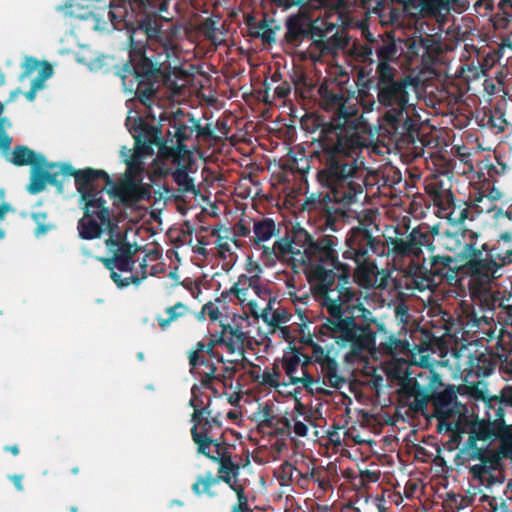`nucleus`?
<instances>
[{
    "instance_id": "obj_1",
    "label": "nucleus",
    "mask_w": 512,
    "mask_h": 512,
    "mask_svg": "<svg viewBox=\"0 0 512 512\" xmlns=\"http://www.w3.org/2000/svg\"><path fill=\"white\" fill-rule=\"evenodd\" d=\"M319 105L331 113L329 122L322 125L317 149L313 155L321 164L317 180L325 193H312L303 209L319 217V229L336 232L343 224L346 208L364 192V177L358 155L365 146L360 135L362 114L359 101L346 87V82L331 79L319 89Z\"/></svg>"
},
{
    "instance_id": "obj_2",
    "label": "nucleus",
    "mask_w": 512,
    "mask_h": 512,
    "mask_svg": "<svg viewBox=\"0 0 512 512\" xmlns=\"http://www.w3.org/2000/svg\"><path fill=\"white\" fill-rule=\"evenodd\" d=\"M128 165V160H123ZM60 174L72 175L80 196L83 216L77 224L82 239L93 240L107 233L106 248L111 255L101 258L111 278L119 288L127 286L128 272V166L121 175L109 176L104 170L86 168L75 170L66 163H44L32 167L31 181L27 189L31 194L42 191L47 184L58 182Z\"/></svg>"
},
{
    "instance_id": "obj_3",
    "label": "nucleus",
    "mask_w": 512,
    "mask_h": 512,
    "mask_svg": "<svg viewBox=\"0 0 512 512\" xmlns=\"http://www.w3.org/2000/svg\"><path fill=\"white\" fill-rule=\"evenodd\" d=\"M338 245L337 236L320 234L309 246L305 259L310 290L322 300L331 318L340 316L345 307L362 297L361 291L351 287L352 266L340 261Z\"/></svg>"
},
{
    "instance_id": "obj_4",
    "label": "nucleus",
    "mask_w": 512,
    "mask_h": 512,
    "mask_svg": "<svg viewBox=\"0 0 512 512\" xmlns=\"http://www.w3.org/2000/svg\"><path fill=\"white\" fill-rule=\"evenodd\" d=\"M361 299L345 307L340 316L328 319L320 332L330 335L339 347L349 349L353 356L375 351L377 334L381 336L378 348L382 354L407 355L411 351L409 341L396 337Z\"/></svg>"
},
{
    "instance_id": "obj_5",
    "label": "nucleus",
    "mask_w": 512,
    "mask_h": 512,
    "mask_svg": "<svg viewBox=\"0 0 512 512\" xmlns=\"http://www.w3.org/2000/svg\"><path fill=\"white\" fill-rule=\"evenodd\" d=\"M130 11L135 13L134 22L130 21V74L137 81L135 97L147 105L157 92L161 70L146 55V49L149 40L161 37V16L157 12V0H130Z\"/></svg>"
},
{
    "instance_id": "obj_6",
    "label": "nucleus",
    "mask_w": 512,
    "mask_h": 512,
    "mask_svg": "<svg viewBox=\"0 0 512 512\" xmlns=\"http://www.w3.org/2000/svg\"><path fill=\"white\" fill-rule=\"evenodd\" d=\"M368 82H375L377 100L371 99L366 92L360 90V103L364 112H372L376 106L377 110L383 107L387 109L384 115L395 121L396 115L406 111L409 106L408 89L414 86V80L410 76L397 77L396 68L382 65Z\"/></svg>"
},
{
    "instance_id": "obj_7",
    "label": "nucleus",
    "mask_w": 512,
    "mask_h": 512,
    "mask_svg": "<svg viewBox=\"0 0 512 512\" xmlns=\"http://www.w3.org/2000/svg\"><path fill=\"white\" fill-rule=\"evenodd\" d=\"M346 249L342 253L344 260H351L352 266L351 287L357 283L362 287L373 284L377 266L373 260L374 255L381 256L385 252L382 240L372 235L370 229L360 223L349 230L345 238Z\"/></svg>"
},
{
    "instance_id": "obj_8",
    "label": "nucleus",
    "mask_w": 512,
    "mask_h": 512,
    "mask_svg": "<svg viewBox=\"0 0 512 512\" xmlns=\"http://www.w3.org/2000/svg\"><path fill=\"white\" fill-rule=\"evenodd\" d=\"M470 241L465 243L461 256L466 260L462 269L470 277L468 285H491L500 274L498 272L507 264L512 263V245L502 250L500 243L490 246L487 243L478 244V235L470 234Z\"/></svg>"
},
{
    "instance_id": "obj_9",
    "label": "nucleus",
    "mask_w": 512,
    "mask_h": 512,
    "mask_svg": "<svg viewBox=\"0 0 512 512\" xmlns=\"http://www.w3.org/2000/svg\"><path fill=\"white\" fill-rule=\"evenodd\" d=\"M443 386L440 374L433 369H424L414 377L407 375L399 382L398 403L414 414L424 413L431 395Z\"/></svg>"
},
{
    "instance_id": "obj_10",
    "label": "nucleus",
    "mask_w": 512,
    "mask_h": 512,
    "mask_svg": "<svg viewBox=\"0 0 512 512\" xmlns=\"http://www.w3.org/2000/svg\"><path fill=\"white\" fill-rule=\"evenodd\" d=\"M130 134L134 139V147L130 153L135 152L137 145L147 150V154L143 156V161L147 157H153L155 148L158 150L157 157L153 159L154 162L158 160H177L182 152H186V146L180 145L173 138L169 140L162 138V131L158 126H155L141 117L135 118L131 127Z\"/></svg>"
},
{
    "instance_id": "obj_11",
    "label": "nucleus",
    "mask_w": 512,
    "mask_h": 512,
    "mask_svg": "<svg viewBox=\"0 0 512 512\" xmlns=\"http://www.w3.org/2000/svg\"><path fill=\"white\" fill-rule=\"evenodd\" d=\"M395 237L385 239L388 255H393L394 259H420L423 250L433 252L435 249V235L438 234L436 226L430 227L427 224H420L414 227L409 233L395 230Z\"/></svg>"
},
{
    "instance_id": "obj_12",
    "label": "nucleus",
    "mask_w": 512,
    "mask_h": 512,
    "mask_svg": "<svg viewBox=\"0 0 512 512\" xmlns=\"http://www.w3.org/2000/svg\"><path fill=\"white\" fill-rule=\"evenodd\" d=\"M471 303H462L463 325L469 328H479L481 325H490L494 320L498 291L491 285H468Z\"/></svg>"
},
{
    "instance_id": "obj_13",
    "label": "nucleus",
    "mask_w": 512,
    "mask_h": 512,
    "mask_svg": "<svg viewBox=\"0 0 512 512\" xmlns=\"http://www.w3.org/2000/svg\"><path fill=\"white\" fill-rule=\"evenodd\" d=\"M477 441L474 440L473 444H470V436L464 443L461 449L462 454L466 456L468 460H479V464H475L469 467V473L472 475L474 480H477L480 485L486 488L492 487L496 483H502V480L493 474L494 471H500L502 468V459H506L500 454V449L490 450L487 448H479Z\"/></svg>"
},
{
    "instance_id": "obj_14",
    "label": "nucleus",
    "mask_w": 512,
    "mask_h": 512,
    "mask_svg": "<svg viewBox=\"0 0 512 512\" xmlns=\"http://www.w3.org/2000/svg\"><path fill=\"white\" fill-rule=\"evenodd\" d=\"M460 270L458 261L449 255H431L429 260L409 268V274L418 289L424 290L437 285L443 279H454Z\"/></svg>"
},
{
    "instance_id": "obj_15",
    "label": "nucleus",
    "mask_w": 512,
    "mask_h": 512,
    "mask_svg": "<svg viewBox=\"0 0 512 512\" xmlns=\"http://www.w3.org/2000/svg\"><path fill=\"white\" fill-rule=\"evenodd\" d=\"M467 433L470 434V444L474 440L489 443L497 441L500 454L512 460V424H506L504 417L501 420L486 416L481 420L477 419L469 423Z\"/></svg>"
},
{
    "instance_id": "obj_16",
    "label": "nucleus",
    "mask_w": 512,
    "mask_h": 512,
    "mask_svg": "<svg viewBox=\"0 0 512 512\" xmlns=\"http://www.w3.org/2000/svg\"><path fill=\"white\" fill-rule=\"evenodd\" d=\"M315 30L312 46L319 51L320 55L335 54L349 45L350 38L343 28H339V23H325V29L318 27Z\"/></svg>"
},
{
    "instance_id": "obj_17",
    "label": "nucleus",
    "mask_w": 512,
    "mask_h": 512,
    "mask_svg": "<svg viewBox=\"0 0 512 512\" xmlns=\"http://www.w3.org/2000/svg\"><path fill=\"white\" fill-rule=\"evenodd\" d=\"M204 352V342H197L188 352L190 373L199 379L201 385L207 389H213L215 372L217 367Z\"/></svg>"
},
{
    "instance_id": "obj_18",
    "label": "nucleus",
    "mask_w": 512,
    "mask_h": 512,
    "mask_svg": "<svg viewBox=\"0 0 512 512\" xmlns=\"http://www.w3.org/2000/svg\"><path fill=\"white\" fill-rule=\"evenodd\" d=\"M472 209L475 213H492V218L495 220L497 226L503 231L499 235L498 243H512V204L508 205L506 209L498 207L493 203H478L474 202V195L470 196Z\"/></svg>"
},
{
    "instance_id": "obj_19",
    "label": "nucleus",
    "mask_w": 512,
    "mask_h": 512,
    "mask_svg": "<svg viewBox=\"0 0 512 512\" xmlns=\"http://www.w3.org/2000/svg\"><path fill=\"white\" fill-rule=\"evenodd\" d=\"M147 154V150L137 145L135 152L130 153V208L140 200H149L151 198L150 185L139 183L137 176L145 172V161L143 156Z\"/></svg>"
},
{
    "instance_id": "obj_20",
    "label": "nucleus",
    "mask_w": 512,
    "mask_h": 512,
    "mask_svg": "<svg viewBox=\"0 0 512 512\" xmlns=\"http://www.w3.org/2000/svg\"><path fill=\"white\" fill-rule=\"evenodd\" d=\"M237 477L233 474H217V476H213L211 472H207L205 475L197 476L191 489L197 497L206 494L210 498H215L217 493L213 491V487L223 481L238 496V491L240 490L245 493V487L239 483Z\"/></svg>"
},
{
    "instance_id": "obj_21",
    "label": "nucleus",
    "mask_w": 512,
    "mask_h": 512,
    "mask_svg": "<svg viewBox=\"0 0 512 512\" xmlns=\"http://www.w3.org/2000/svg\"><path fill=\"white\" fill-rule=\"evenodd\" d=\"M383 120L397 143L404 145L415 143L418 129L406 111L396 115L395 121L389 120L387 115H383Z\"/></svg>"
},
{
    "instance_id": "obj_22",
    "label": "nucleus",
    "mask_w": 512,
    "mask_h": 512,
    "mask_svg": "<svg viewBox=\"0 0 512 512\" xmlns=\"http://www.w3.org/2000/svg\"><path fill=\"white\" fill-rule=\"evenodd\" d=\"M286 32L284 43L286 46L295 49L309 36L313 39V32L318 29L311 22L298 15L290 16L285 23Z\"/></svg>"
},
{
    "instance_id": "obj_23",
    "label": "nucleus",
    "mask_w": 512,
    "mask_h": 512,
    "mask_svg": "<svg viewBox=\"0 0 512 512\" xmlns=\"http://www.w3.org/2000/svg\"><path fill=\"white\" fill-rule=\"evenodd\" d=\"M194 424L191 428V436L193 442L197 446V453L203 456H209L211 446L215 447V443H226L223 434L214 438L212 436V429L209 418L192 421Z\"/></svg>"
},
{
    "instance_id": "obj_24",
    "label": "nucleus",
    "mask_w": 512,
    "mask_h": 512,
    "mask_svg": "<svg viewBox=\"0 0 512 512\" xmlns=\"http://www.w3.org/2000/svg\"><path fill=\"white\" fill-rule=\"evenodd\" d=\"M242 321L249 322V316H234L232 324L220 323L221 332L226 336V348L229 353L244 352L245 343L248 341V332L243 330Z\"/></svg>"
},
{
    "instance_id": "obj_25",
    "label": "nucleus",
    "mask_w": 512,
    "mask_h": 512,
    "mask_svg": "<svg viewBox=\"0 0 512 512\" xmlns=\"http://www.w3.org/2000/svg\"><path fill=\"white\" fill-rule=\"evenodd\" d=\"M290 349L291 351L286 352L283 356L282 367L291 384H302L304 388L309 389L315 382L314 377L307 370H304L301 376L297 373L301 363V349L297 347H290Z\"/></svg>"
},
{
    "instance_id": "obj_26",
    "label": "nucleus",
    "mask_w": 512,
    "mask_h": 512,
    "mask_svg": "<svg viewBox=\"0 0 512 512\" xmlns=\"http://www.w3.org/2000/svg\"><path fill=\"white\" fill-rule=\"evenodd\" d=\"M151 252L147 245L139 244L136 240L130 242V283L139 284L147 277L146 259Z\"/></svg>"
},
{
    "instance_id": "obj_27",
    "label": "nucleus",
    "mask_w": 512,
    "mask_h": 512,
    "mask_svg": "<svg viewBox=\"0 0 512 512\" xmlns=\"http://www.w3.org/2000/svg\"><path fill=\"white\" fill-rule=\"evenodd\" d=\"M205 457L219 464L218 474H233L234 476H238L240 473V464L232 459L227 442L222 444L215 443L214 451H210L209 456Z\"/></svg>"
},
{
    "instance_id": "obj_28",
    "label": "nucleus",
    "mask_w": 512,
    "mask_h": 512,
    "mask_svg": "<svg viewBox=\"0 0 512 512\" xmlns=\"http://www.w3.org/2000/svg\"><path fill=\"white\" fill-rule=\"evenodd\" d=\"M485 416L501 420L507 408H512V387H504L499 395L484 400Z\"/></svg>"
},
{
    "instance_id": "obj_29",
    "label": "nucleus",
    "mask_w": 512,
    "mask_h": 512,
    "mask_svg": "<svg viewBox=\"0 0 512 512\" xmlns=\"http://www.w3.org/2000/svg\"><path fill=\"white\" fill-rule=\"evenodd\" d=\"M434 412L433 416H441V415H460L457 396L451 390H436L435 393L431 395V400Z\"/></svg>"
},
{
    "instance_id": "obj_30",
    "label": "nucleus",
    "mask_w": 512,
    "mask_h": 512,
    "mask_svg": "<svg viewBox=\"0 0 512 512\" xmlns=\"http://www.w3.org/2000/svg\"><path fill=\"white\" fill-rule=\"evenodd\" d=\"M471 209V203L463 200L457 201L454 195L448 205L439 208L440 212L445 214V217L453 224H462L466 219H473L474 215Z\"/></svg>"
},
{
    "instance_id": "obj_31",
    "label": "nucleus",
    "mask_w": 512,
    "mask_h": 512,
    "mask_svg": "<svg viewBox=\"0 0 512 512\" xmlns=\"http://www.w3.org/2000/svg\"><path fill=\"white\" fill-rule=\"evenodd\" d=\"M291 241H293V256H299L302 264H305V259L309 252V246L312 245L314 237L300 225L293 226L288 233Z\"/></svg>"
},
{
    "instance_id": "obj_32",
    "label": "nucleus",
    "mask_w": 512,
    "mask_h": 512,
    "mask_svg": "<svg viewBox=\"0 0 512 512\" xmlns=\"http://www.w3.org/2000/svg\"><path fill=\"white\" fill-rule=\"evenodd\" d=\"M497 361L490 353L471 354L468 360V373L477 377H487L495 369Z\"/></svg>"
},
{
    "instance_id": "obj_33",
    "label": "nucleus",
    "mask_w": 512,
    "mask_h": 512,
    "mask_svg": "<svg viewBox=\"0 0 512 512\" xmlns=\"http://www.w3.org/2000/svg\"><path fill=\"white\" fill-rule=\"evenodd\" d=\"M438 420L437 431L439 433L445 432L450 433V441L459 443L462 438V434L466 432L464 425L460 421V415H441L435 416Z\"/></svg>"
},
{
    "instance_id": "obj_34",
    "label": "nucleus",
    "mask_w": 512,
    "mask_h": 512,
    "mask_svg": "<svg viewBox=\"0 0 512 512\" xmlns=\"http://www.w3.org/2000/svg\"><path fill=\"white\" fill-rule=\"evenodd\" d=\"M250 289H252L255 294L260 296V277L257 275L247 276L242 274L239 276L238 281L232 286L230 292L233 293L239 301L244 302L247 300L248 291Z\"/></svg>"
},
{
    "instance_id": "obj_35",
    "label": "nucleus",
    "mask_w": 512,
    "mask_h": 512,
    "mask_svg": "<svg viewBox=\"0 0 512 512\" xmlns=\"http://www.w3.org/2000/svg\"><path fill=\"white\" fill-rule=\"evenodd\" d=\"M45 157L42 154L36 153L26 146H17L8 155V161L17 165H31L32 167L37 164H43Z\"/></svg>"
},
{
    "instance_id": "obj_36",
    "label": "nucleus",
    "mask_w": 512,
    "mask_h": 512,
    "mask_svg": "<svg viewBox=\"0 0 512 512\" xmlns=\"http://www.w3.org/2000/svg\"><path fill=\"white\" fill-rule=\"evenodd\" d=\"M114 62L115 59L113 57L103 56L88 63V67L92 71H98L103 69L104 67H107V70H111L117 77L120 78L122 86L124 90H126V76L128 71V63L124 61L121 65H116Z\"/></svg>"
},
{
    "instance_id": "obj_37",
    "label": "nucleus",
    "mask_w": 512,
    "mask_h": 512,
    "mask_svg": "<svg viewBox=\"0 0 512 512\" xmlns=\"http://www.w3.org/2000/svg\"><path fill=\"white\" fill-rule=\"evenodd\" d=\"M425 192L429 195L433 204L438 208L443 205H448L453 199V193L448 189H444L442 182L438 179H433L426 183Z\"/></svg>"
},
{
    "instance_id": "obj_38",
    "label": "nucleus",
    "mask_w": 512,
    "mask_h": 512,
    "mask_svg": "<svg viewBox=\"0 0 512 512\" xmlns=\"http://www.w3.org/2000/svg\"><path fill=\"white\" fill-rule=\"evenodd\" d=\"M113 29L124 30L128 27V9L126 0H115L107 13Z\"/></svg>"
},
{
    "instance_id": "obj_39",
    "label": "nucleus",
    "mask_w": 512,
    "mask_h": 512,
    "mask_svg": "<svg viewBox=\"0 0 512 512\" xmlns=\"http://www.w3.org/2000/svg\"><path fill=\"white\" fill-rule=\"evenodd\" d=\"M166 317L157 315L156 321L162 331H165L173 322L189 314V308L182 302L169 306L165 309Z\"/></svg>"
},
{
    "instance_id": "obj_40",
    "label": "nucleus",
    "mask_w": 512,
    "mask_h": 512,
    "mask_svg": "<svg viewBox=\"0 0 512 512\" xmlns=\"http://www.w3.org/2000/svg\"><path fill=\"white\" fill-rule=\"evenodd\" d=\"M320 368L324 384L339 389L345 383L344 378L338 374V363L335 359L326 360Z\"/></svg>"
},
{
    "instance_id": "obj_41",
    "label": "nucleus",
    "mask_w": 512,
    "mask_h": 512,
    "mask_svg": "<svg viewBox=\"0 0 512 512\" xmlns=\"http://www.w3.org/2000/svg\"><path fill=\"white\" fill-rule=\"evenodd\" d=\"M23 66L25 69V72L22 76L23 78L31 76L34 73H37L38 76L35 80L45 82L53 74V69L51 65H49L46 62H39L32 58L26 59Z\"/></svg>"
},
{
    "instance_id": "obj_42",
    "label": "nucleus",
    "mask_w": 512,
    "mask_h": 512,
    "mask_svg": "<svg viewBox=\"0 0 512 512\" xmlns=\"http://www.w3.org/2000/svg\"><path fill=\"white\" fill-rule=\"evenodd\" d=\"M309 4L315 9H325L327 12H335L338 21H342L343 16L349 10V0H308Z\"/></svg>"
},
{
    "instance_id": "obj_43",
    "label": "nucleus",
    "mask_w": 512,
    "mask_h": 512,
    "mask_svg": "<svg viewBox=\"0 0 512 512\" xmlns=\"http://www.w3.org/2000/svg\"><path fill=\"white\" fill-rule=\"evenodd\" d=\"M498 320L504 325L512 326V293L506 290L498 291V301L496 302Z\"/></svg>"
},
{
    "instance_id": "obj_44",
    "label": "nucleus",
    "mask_w": 512,
    "mask_h": 512,
    "mask_svg": "<svg viewBox=\"0 0 512 512\" xmlns=\"http://www.w3.org/2000/svg\"><path fill=\"white\" fill-rule=\"evenodd\" d=\"M449 4V0H415L413 4H406L407 8L413 7L424 15L437 16Z\"/></svg>"
},
{
    "instance_id": "obj_45",
    "label": "nucleus",
    "mask_w": 512,
    "mask_h": 512,
    "mask_svg": "<svg viewBox=\"0 0 512 512\" xmlns=\"http://www.w3.org/2000/svg\"><path fill=\"white\" fill-rule=\"evenodd\" d=\"M294 472H297L298 476L303 479L313 478L314 472L310 474H303L298 471L289 461H284L279 468L275 471V476L280 486H289L293 482Z\"/></svg>"
},
{
    "instance_id": "obj_46",
    "label": "nucleus",
    "mask_w": 512,
    "mask_h": 512,
    "mask_svg": "<svg viewBox=\"0 0 512 512\" xmlns=\"http://www.w3.org/2000/svg\"><path fill=\"white\" fill-rule=\"evenodd\" d=\"M276 225L273 219L263 218L262 220L254 222L253 241L255 244L267 241L275 234Z\"/></svg>"
},
{
    "instance_id": "obj_47",
    "label": "nucleus",
    "mask_w": 512,
    "mask_h": 512,
    "mask_svg": "<svg viewBox=\"0 0 512 512\" xmlns=\"http://www.w3.org/2000/svg\"><path fill=\"white\" fill-rule=\"evenodd\" d=\"M508 122L506 121L504 114L499 110L488 112H484L482 118L480 119V126L486 127L493 130L495 133L504 132Z\"/></svg>"
},
{
    "instance_id": "obj_48",
    "label": "nucleus",
    "mask_w": 512,
    "mask_h": 512,
    "mask_svg": "<svg viewBox=\"0 0 512 512\" xmlns=\"http://www.w3.org/2000/svg\"><path fill=\"white\" fill-rule=\"evenodd\" d=\"M197 127L198 120H196L194 117H189L188 123H184L181 120H175V133L172 138H175V141L180 145H184V142L189 140L193 136L194 132H196Z\"/></svg>"
},
{
    "instance_id": "obj_49",
    "label": "nucleus",
    "mask_w": 512,
    "mask_h": 512,
    "mask_svg": "<svg viewBox=\"0 0 512 512\" xmlns=\"http://www.w3.org/2000/svg\"><path fill=\"white\" fill-rule=\"evenodd\" d=\"M264 253L267 255H275L277 258H286L288 255L293 256L294 248L289 234L274 242L271 248L264 246Z\"/></svg>"
},
{
    "instance_id": "obj_50",
    "label": "nucleus",
    "mask_w": 512,
    "mask_h": 512,
    "mask_svg": "<svg viewBox=\"0 0 512 512\" xmlns=\"http://www.w3.org/2000/svg\"><path fill=\"white\" fill-rule=\"evenodd\" d=\"M397 47L393 42H384L382 44L377 45L376 47V55L378 58V64L376 67V71H379L382 65L391 66L389 62L396 58Z\"/></svg>"
},
{
    "instance_id": "obj_51",
    "label": "nucleus",
    "mask_w": 512,
    "mask_h": 512,
    "mask_svg": "<svg viewBox=\"0 0 512 512\" xmlns=\"http://www.w3.org/2000/svg\"><path fill=\"white\" fill-rule=\"evenodd\" d=\"M248 25L251 29V35L255 38H260L263 43L272 44L275 42V31L269 26L267 21L261 20L254 27L251 26L250 20Z\"/></svg>"
},
{
    "instance_id": "obj_52",
    "label": "nucleus",
    "mask_w": 512,
    "mask_h": 512,
    "mask_svg": "<svg viewBox=\"0 0 512 512\" xmlns=\"http://www.w3.org/2000/svg\"><path fill=\"white\" fill-rule=\"evenodd\" d=\"M226 336L223 333L211 334L207 343H204V352L209 358H217L218 362L224 363V358L217 351L215 347L224 345L226 347Z\"/></svg>"
},
{
    "instance_id": "obj_53",
    "label": "nucleus",
    "mask_w": 512,
    "mask_h": 512,
    "mask_svg": "<svg viewBox=\"0 0 512 512\" xmlns=\"http://www.w3.org/2000/svg\"><path fill=\"white\" fill-rule=\"evenodd\" d=\"M174 181L179 187L181 193H191L194 195L198 194V190L194 185L193 179L188 175L185 170L178 169L173 174Z\"/></svg>"
},
{
    "instance_id": "obj_54",
    "label": "nucleus",
    "mask_w": 512,
    "mask_h": 512,
    "mask_svg": "<svg viewBox=\"0 0 512 512\" xmlns=\"http://www.w3.org/2000/svg\"><path fill=\"white\" fill-rule=\"evenodd\" d=\"M394 317L398 324H402V329H405L413 320V316L410 313L409 306L404 300L398 301L394 304Z\"/></svg>"
},
{
    "instance_id": "obj_55",
    "label": "nucleus",
    "mask_w": 512,
    "mask_h": 512,
    "mask_svg": "<svg viewBox=\"0 0 512 512\" xmlns=\"http://www.w3.org/2000/svg\"><path fill=\"white\" fill-rule=\"evenodd\" d=\"M271 308L268 306L265 308L261 314V317L265 323L270 326L277 327L281 323H286L288 318L284 311L275 310L273 312L270 311Z\"/></svg>"
},
{
    "instance_id": "obj_56",
    "label": "nucleus",
    "mask_w": 512,
    "mask_h": 512,
    "mask_svg": "<svg viewBox=\"0 0 512 512\" xmlns=\"http://www.w3.org/2000/svg\"><path fill=\"white\" fill-rule=\"evenodd\" d=\"M106 12L104 10H99L97 12L90 13L84 19L87 21L89 27L97 31H104L108 29V23L105 20Z\"/></svg>"
},
{
    "instance_id": "obj_57",
    "label": "nucleus",
    "mask_w": 512,
    "mask_h": 512,
    "mask_svg": "<svg viewBox=\"0 0 512 512\" xmlns=\"http://www.w3.org/2000/svg\"><path fill=\"white\" fill-rule=\"evenodd\" d=\"M251 376L253 378V381L261 384V385H264V386H269V387H278L279 386V381H278V372L273 369V371H264L263 374H254L253 372L251 373Z\"/></svg>"
},
{
    "instance_id": "obj_58",
    "label": "nucleus",
    "mask_w": 512,
    "mask_h": 512,
    "mask_svg": "<svg viewBox=\"0 0 512 512\" xmlns=\"http://www.w3.org/2000/svg\"><path fill=\"white\" fill-rule=\"evenodd\" d=\"M216 24L217 21L212 18H207L199 26V31L212 43H216Z\"/></svg>"
},
{
    "instance_id": "obj_59",
    "label": "nucleus",
    "mask_w": 512,
    "mask_h": 512,
    "mask_svg": "<svg viewBox=\"0 0 512 512\" xmlns=\"http://www.w3.org/2000/svg\"><path fill=\"white\" fill-rule=\"evenodd\" d=\"M502 197V192L496 188V187H492L489 189V192L488 194H485L481 191H476L474 193V202H478V203H483V202H487V203H493L494 201H498L500 200Z\"/></svg>"
},
{
    "instance_id": "obj_60",
    "label": "nucleus",
    "mask_w": 512,
    "mask_h": 512,
    "mask_svg": "<svg viewBox=\"0 0 512 512\" xmlns=\"http://www.w3.org/2000/svg\"><path fill=\"white\" fill-rule=\"evenodd\" d=\"M237 373V368L231 366L223 367L221 373L215 372V380L224 384L225 387L232 386L233 379Z\"/></svg>"
},
{
    "instance_id": "obj_61",
    "label": "nucleus",
    "mask_w": 512,
    "mask_h": 512,
    "mask_svg": "<svg viewBox=\"0 0 512 512\" xmlns=\"http://www.w3.org/2000/svg\"><path fill=\"white\" fill-rule=\"evenodd\" d=\"M11 123L6 118L0 119V149L7 151L12 143V139L6 133V128H9Z\"/></svg>"
},
{
    "instance_id": "obj_62",
    "label": "nucleus",
    "mask_w": 512,
    "mask_h": 512,
    "mask_svg": "<svg viewBox=\"0 0 512 512\" xmlns=\"http://www.w3.org/2000/svg\"><path fill=\"white\" fill-rule=\"evenodd\" d=\"M417 43L423 49V54H428L431 51H434L437 44L430 35H427L426 37H419L418 41L414 40L410 48L414 49Z\"/></svg>"
},
{
    "instance_id": "obj_63",
    "label": "nucleus",
    "mask_w": 512,
    "mask_h": 512,
    "mask_svg": "<svg viewBox=\"0 0 512 512\" xmlns=\"http://www.w3.org/2000/svg\"><path fill=\"white\" fill-rule=\"evenodd\" d=\"M312 359L314 363L319 364L320 366L326 363V360H331L332 357L329 355V351H326L319 344L313 345L312 348Z\"/></svg>"
},
{
    "instance_id": "obj_64",
    "label": "nucleus",
    "mask_w": 512,
    "mask_h": 512,
    "mask_svg": "<svg viewBox=\"0 0 512 512\" xmlns=\"http://www.w3.org/2000/svg\"><path fill=\"white\" fill-rule=\"evenodd\" d=\"M231 512H253L249 507L248 497L241 490L238 491L237 502L232 506Z\"/></svg>"
}]
</instances>
